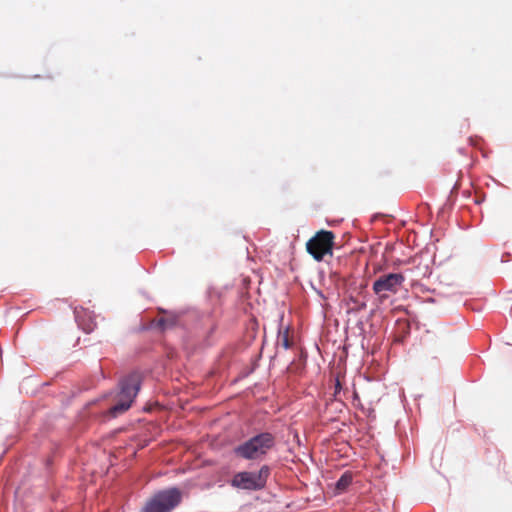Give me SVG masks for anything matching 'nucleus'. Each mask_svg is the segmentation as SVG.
Returning <instances> with one entry per match:
<instances>
[{
  "mask_svg": "<svg viewBox=\"0 0 512 512\" xmlns=\"http://www.w3.org/2000/svg\"><path fill=\"white\" fill-rule=\"evenodd\" d=\"M175 324V320L173 318H160L158 320V326L162 329H167L172 327Z\"/></svg>",
  "mask_w": 512,
  "mask_h": 512,
  "instance_id": "6e6552de",
  "label": "nucleus"
},
{
  "mask_svg": "<svg viewBox=\"0 0 512 512\" xmlns=\"http://www.w3.org/2000/svg\"><path fill=\"white\" fill-rule=\"evenodd\" d=\"M341 390V383L339 381V379L336 380V383H335V396L340 392Z\"/></svg>",
  "mask_w": 512,
  "mask_h": 512,
  "instance_id": "9b49d317",
  "label": "nucleus"
},
{
  "mask_svg": "<svg viewBox=\"0 0 512 512\" xmlns=\"http://www.w3.org/2000/svg\"><path fill=\"white\" fill-rule=\"evenodd\" d=\"M353 398H354V402H359V396H358V393L357 392H354L353 394Z\"/></svg>",
  "mask_w": 512,
  "mask_h": 512,
  "instance_id": "f8f14e48",
  "label": "nucleus"
},
{
  "mask_svg": "<svg viewBox=\"0 0 512 512\" xmlns=\"http://www.w3.org/2000/svg\"><path fill=\"white\" fill-rule=\"evenodd\" d=\"M274 445L275 437L271 433L264 432L238 445L235 447L234 452L243 459L255 460L266 455Z\"/></svg>",
  "mask_w": 512,
  "mask_h": 512,
  "instance_id": "f03ea898",
  "label": "nucleus"
},
{
  "mask_svg": "<svg viewBox=\"0 0 512 512\" xmlns=\"http://www.w3.org/2000/svg\"><path fill=\"white\" fill-rule=\"evenodd\" d=\"M280 341H281V345L285 349H289L291 347L292 344L289 340L288 330H285L284 333L282 335H280Z\"/></svg>",
  "mask_w": 512,
  "mask_h": 512,
  "instance_id": "1a4fd4ad",
  "label": "nucleus"
},
{
  "mask_svg": "<svg viewBox=\"0 0 512 512\" xmlns=\"http://www.w3.org/2000/svg\"><path fill=\"white\" fill-rule=\"evenodd\" d=\"M77 319H78V322H79V325L82 327V329L86 332V333H90L91 331H93L94 327H95V324L90 321L89 323L87 324H84L82 322H80V318H79V315H77Z\"/></svg>",
  "mask_w": 512,
  "mask_h": 512,
  "instance_id": "9d476101",
  "label": "nucleus"
},
{
  "mask_svg": "<svg viewBox=\"0 0 512 512\" xmlns=\"http://www.w3.org/2000/svg\"><path fill=\"white\" fill-rule=\"evenodd\" d=\"M269 473L268 466H262L258 472H239L233 477L232 485L240 489L259 490L265 486Z\"/></svg>",
  "mask_w": 512,
  "mask_h": 512,
  "instance_id": "39448f33",
  "label": "nucleus"
},
{
  "mask_svg": "<svg viewBox=\"0 0 512 512\" xmlns=\"http://www.w3.org/2000/svg\"><path fill=\"white\" fill-rule=\"evenodd\" d=\"M352 479V474L350 472H345L336 482L335 489L337 490V492H344L352 483Z\"/></svg>",
  "mask_w": 512,
  "mask_h": 512,
  "instance_id": "0eeeda50",
  "label": "nucleus"
},
{
  "mask_svg": "<svg viewBox=\"0 0 512 512\" xmlns=\"http://www.w3.org/2000/svg\"><path fill=\"white\" fill-rule=\"evenodd\" d=\"M405 277L401 273H389L379 276L373 283L372 289L380 300H385L389 294H396L403 286Z\"/></svg>",
  "mask_w": 512,
  "mask_h": 512,
  "instance_id": "423d86ee",
  "label": "nucleus"
},
{
  "mask_svg": "<svg viewBox=\"0 0 512 512\" xmlns=\"http://www.w3.org/2000/svg\"><path fill=\"white\" fill-rule=\"evenodd\" d=\"M120 391L116 396V402L108 410L111 417H117L126 412L138 394L141 385V376L131 373L120 381Z\"/></svg>",
  "mask_w": 512,
  "mask_h": 512,
  "instance_id": "f257e3e1",
  "label": "nucleus"
},
{
  "mask_svg": "<svg viewBox=\"0 0 512 512\" xmlns=\"http://www.w3.org/2000/svg\"><path fill=\"white\" fill-rule=\"evenodd\" d=\"M335 234L332 231L320 230L306 243V251L314 260L320 262L326 256L332 257Z\"/></svg>",
  "mask_w": 512,
  "mask_h": 512,
  "instance_id": "20e7f679",
  "label": "nucleus"
},
{
  "mask_svg": "<svg viewBox=\"0 0 512 512\" xmlns=\"http://www.w3.org/2000/svg\"><path fill=\"white\" fill-rule=\"evenodd\" d=\"M181 500L182 493L178 488L161 490L147 500L142 512H171Z\"/></svg>",
  "mask_w": 512,
  "mask_h": 512,
  "instance_id": "7ed1b4c3",
  "label": "nucleus"
}]
</instances>
